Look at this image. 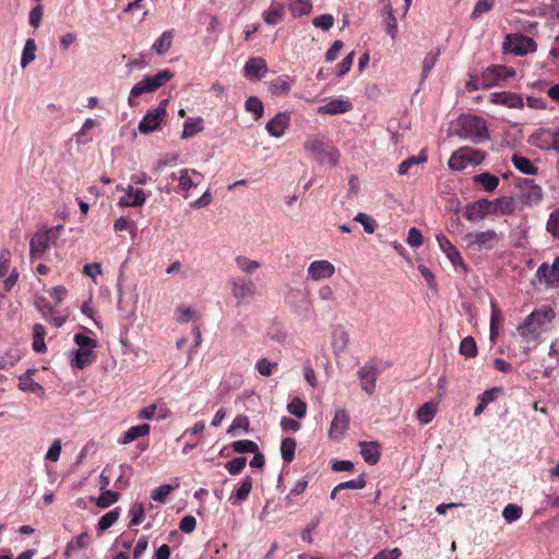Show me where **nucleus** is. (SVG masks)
<instances>
[{"mask_svg":"<svg viewBox=\"0 0 559 559\" xmlns=\"http://www.w3.org/2000/svg\"><path fill=\"white\" fill-rule=\"evenodd\" d=\"M45 335H46L45 328L41 324L36 323L33 326V344H32V347L36 353H44L46 350Z\"/></svg>","mask_w":559,"mask_h":559,"instance_id":"nucleus-40","label":"nucleus"},{"mask_svg":"<svg viewBox=\"0 0 559 559\" xmlns=\"http://www.w3.org/2000/svg\"><path fill=\"white\" fill-rule=\"evenodd\" d=\"M522 508L514 503L507 504L502 511V515L508 523L518 521L522 516Z\"/></svg>","mask_w":559,"mask_h":559,"instance_id":"nucleus-51","label":"nucleus"},{"mask_svg":"<svg viewBox=\"0 0 559 559\" xmlns=\"http://www.w3.org/2000/svg\"><path fill=\"white\" fill-rule=\"evenodd\" d=\"M464 239L468 248H473L478 251L491 250L499 242V236L492 229L486 231L468 233L465 235Z\"/></svg>","mask_w":559,"mask_h":559,"instance_id":"nucleus-12","label":"nucleus"},{"mask_svg":"<svg viewBox=\"0 0 559 559\" xmlns=\"http://www.w3.org/2000/svg\"><path fill=\"white\" fill-rule=\"evenodd\" d=\"M499 392H500L499 388H492V389L486 390L484 393H481L477 397L478 404L474 411V416H479L485 411L487 405L497 399V395Z\"/></svg>","mask_w":559,"mask_h":559,"instance_id":"nucleus-34","label":"nucleus"},{"mask_svg":"<svg viewBox=\"0 0 559 559\" xmlns=\"http://www.w3.org/2000/svg\"><path fill=\"white\" fill-rule=\"evenodd\" d=\"M379 368L373 362H366L358 370V379L360 380V385L362 391H365L368 395H372L376 391V383L379 377Z\"/></svg>","mask_w":559,"mask_h":559,"instance_id":"nucleus-14","label":"nucleus"},{"mask_svg":"<svg viewBox=\"0 0 559 559\" xmlns=\"http://www.w3.org/2000/svg\"><path fill=\"white\" fill-rule=\"evenodd\" d=\"M171 177L174 180L177 179L179 181V189L181 191H188L195 185L192 178L189 176V171L187 169H181L178 177L175 174H173Z\"/></svg>","mask_w":559,"mask_h":559,"instance_id":"nucleus-60","label":"nucleus"},{"mask_svg":"<svg viewBox=\"0 0 559 559\" xmlns=\"http://www.w3.org/2000/svg\"><path fill=\"white\" fill-rule=\"evenodd\" d=\"M74 342L79 348L75 352L73 365L78 369H84L96 359L94 348L97 346V341L87 335L78 333L74 335Z\"/></svg>","mask_w":559,"mask_h":559,"instance_id":"nucleus-7","label":"nucleus"},{"mask_svg":"<svg viewBox=\"0 0 559 559\" xmlns=\"http://www.w3.org/2000/svg\"><path fill=\"white\" fill-rule=\"evenodd\" d=\"M251 489H252V479L250 477H246L245 479H242L239 487L236 489V491L234 493L235 503H240V502L245 501L248 498Z\"/></svg>","mask_w":559,"mask_h":559,"instance_id":"nucleus-46","label":"nucleus"},{"mask_svg":"<svg viewBox=\"0 0 559 559\" xmlns=\"http://www.w3.org/2000/svg\"><path fill=\"white\" fill-rule=\"evenodd\" d=\"M438 404L436 402L429 401L424 403L417 411L416 417L420 424L427 425L431 423L437 415Z\"/></svg>","mask_w":559,"mask_h":559,"instance_id":"nucleus-31","label":"nucleus"},{"mask_svg":"<svg viewBox=\"0 0 559 559\" xmlns=\"http://www.w3.org/2000/svg\"><path fill=\"white\" fill-rule=\"evenodd\" d=\"M119 497L120 495L117 491L103 490V492L97 499V506L103 509L108 508L115 502H117Z\"/></svg>","mask_w":559,"mask_h":559,"instance_id":"nucleus-52","label":"nucleus"},{"mask_svg":"<svg viewBox=\"0 0 559 559\" xmlns=\"http://www.w3.org/2000/svg\"><path fill=\"white\" fill-rule=\"evenodd\" d=\"M457 134L475 144L483 143L490 138L486 120L481 117L462 115L457 120Z\"/></svg>","mask_w":559,"mask_h":559,"instance_id":"nucleus-3","label":"nucleus"},{"mask_svg":"<svg viewBox=\"0 0 559 559\" xmlns=\"http://www.w3.org/2000/svg\"><path fill=\"white\" fill-rule=\"evenodd\" d=\"M247 464V459L243 456L235 457L226 463V468L231 475L240 473Z\"/></svg>","mask_w":559,"mask_h":559,"instance_id":"nucleus-63","label":"nucleus"},{"mask_svg":"<svg viewBox=\"0 0 559 559\" xmlns=\"http://www.w3.org/2000/svg\"><path fill=\"white\" fill-rule=\"evenodd\" d=\"M157 409H158V414H157L158 419H164L167 417L168 409L166 407H164V406L158 407L157 404H151L140 411L138 418L152 420L155 418V414H156Z\"/></svg>","mask_w":559,"mask_h":559,"instance_id":"nucleus-38","label":"nucleus"},{"mask_svg":"<svg viewBox=\"0 0 559 559\" xmlns=\"http://www.w3.org/2000/svg\"><path fill=\"white\" fill-rule=\"evenodd\" d=\"M150 430H151V427L147 424L133 426L124 432L122 439L120 440V443H122V444L131 443L132 441L139 439L140 437L147 436L150 433Z\"/></svg>","mask_w":559,"mask_h":559,"instance_id":"nucleus-33","label":"nucleus"},{"mask_svg":"<svg viewBox=\"0 0 559 559\" xmlns=\"http://www.w3.org/2000/svg\"><path fill=\"white\" fill-rule=\"evenodd\" d=\"M270 91L273 94H287L290 91V85L286 79L278 76L271 82Z\"/></svg>","mask_w":559,"mask_h":559,"instance_id":"nucleus-59","label":"nucleus"},{"mask_svg":"<svg viewBox=\"0 0 559 559\" xmlns=\"http://www.w3.org/2000/svg\"><path fill=\"white\" fill-rule=\"evenodd\" d=\"M146 201V194L142 189H134L129 186L126 194L120 199V206H141Z\"/></svg>","mask_w":559,"mask_h":559,"instance_id":"nucleus-26","label":"nucleus"},{"mask_svg":"<svg viewBox=\"0 0 559 559\" xmlns=\"http://www.w3.org/2000/svg\"><path fill=\"white\" fill-rule=\"evenodd\" d=\"M487 215H492L491 201L487 199H479L466 206L464 216L469 222H477L485 218Z\"/></svg>","mask_w":559,"mask_h":559,"instance_id":"nucleus-18","label":"nucleus"},{"mask_svg":"<svg viewBox=\"0 0 559 559\" xmlns=\"http://www.w3.org/2000/svg\"><path fill=\"white\" fill-rule=\"evenodd\" d=\"M231 285V294L234 298L237 300V305H248L250 304L257 293L255 284L245 277H235L230 281Z\"/></svg>","mask_w":559,"mask_h":559,"instance_id":"nucleus-11","label":"nucleus"},{"mask_svg":"<svg viewBox=\"0 0 559 559\" xmlns=\"http://www.w3.org/2000/svg\"><path fill=\"white\" fill-rule=\"evenodd\" d=\"M503 320L502 313L498 308L497 304L491 301V313H490V340L496 342L499 334V325Z\"/></svg>","mask_w":559,"mask_h":559,"instance_id":"nucleus-37","label":"nucleus"},{"mask_svg":"<svg viewBox=\"0 0 559 559\" xmlns=\"http://www.w3.org/2000/svg\"><path fill=\"white\" fill-rule=\"evenodd\" d=\"M427 160V155L424 152H420L418 156H412L405 160H403L399 165V175H406L413 166H417L419 164H424Z\"/></svg>","mask_w":559,"mask_h":559,"instance_id":"nucleus-43","label":"nucleus"},{"mask_svg":"<svg viewBox=\"0 0 559 559\" xmlns=\"http://www.w3.org/2000/svg\"><path fill=\"white\" fill-rule=\"evenodd\" d=\"M34 370H28L26 373L20 376L17 388L27 393H38L44 392V388L36 381L32 379V374Z\"/></svg>","mask_w":559,"mask_h":559,"instance_id":"nucleus-32","label":"nucleus"},{"mask_svg":"<svg viewBox=\"0 0 559 559\" xmlns=\"http://www.w3.org/2000/svg\"><path fill=\"white\" fill-rule=\"evenodd\" d=\"M237 266L247 274L254 273L258 269L261 267V263L255 260H250L247 257L238 255L236 258Z\"/></svg>","mask_w":559,"mask_h":559,"instance_id":"nucleus-47","label":"nucleus"},{"mask_svg":"<svg viewBox=\"0 0 559 559\" xmlns=\"http://www.w3.org/2000/svg\"><path fill=\"white\" fill-rule=\"evenodd\" d=\"M245 108L248 112H251L253 115L255 121L262 118L264 112L263 103L255 96H250L246 100Z\"/></svg>","mask_w":559,"mask_h":559,"instance_id":"nucleus-42","label":"nucleus"},{"mask_svg":"<svg viewBox=\"0 0 559 559\" xmlns=\"http://www.w3.org/2000/svg\"><path fill=\"white\" fill-rule=\"evenodd\" d=\"M174 38V31L164 32L153 44L154 51L162 56L165 55L171 47Z\"/></svg>","mask_w":559,"mask_h":559,"instance_id":"nucleus-36","label":"nucleus"},{"mask_svg":"<svg viewBox=\"0 0 559 559\" xmlns=\"http://www.w3.org/2000/svg\"><path fill=\"white\" fill-rule=\"evenodd\" d=\"M174 490V487L171 485H162L151 492V498L154 501L158 502H165L167 496Z\"/></svg>","mask_w":559,"mask_h":559,"instance_id":"nucleus-62","label":"nucleus"},{"mask_svg":"<svg viewBox=\"0 0 559 559\" xmlns=\"http://www.w3.org/2000/svg\"><path fill=\"white\" fill-rule=\"evenodd\" d=\"M366 486V479L364 475L358 476L355 479H350L347 481L340 483L335 486V490L343 489H362Z\"/></svg>","mask_w":559,"mask_h":559,"instance_id":"nucleus-58","label":"nucleus"},{"mask_svg":"<svg viewBox=\"0 0 559 559\" xmlns=\"http://www.w3.org/2000/svg\"><path fill=\"white\" fill-rule=\"evenodd\" d=\"M473 182L480 186L486 192H493L498 188L500 179L496 175L485 171L475 175L473 177Z\"/></svg>","mask_w":559,"mask_h":559,"instance_id":"nucleus-29","label":"nucleus"},{"mask_svg":"<svg viewBox=\"0 0 559 559\" xmlns=\"http://www.w3.org/2000/svg\"><path fill=\"white\" fill-rule=\"evenodd\" d=\"M284 4L273 1L270 8L263 12V20L269 25H276L284 19Z\"/></svg>","mask_w":559,"mask_h":559,"instance_id":"nucleus-30","label":"nucleus"},{"mask_svg":"<svg viewBox=\"0 0 559 559\" xmlns=\"http://www.w3.org/2000/svg\"><path fill=\"white\" fill-rule=\"evenodd\" d=\"M492 215H510L515 211V203L511 197H500L491 201Z\"/></svg>","mask_w":559,"mask_h":559,"instance_id":"nucleus-28","label":"nucleus"},{"mask_svg":"<svg viewBox=\"0 0 559 559\" xmlns=\"http://www.w3.org/2000/svg\"><path fill=\"white\" fill-rule=\"evenodd\" d=\"M119 514V509L117 508L103 515L98 521V530L106 531L111 527L117 522Z\"/></svg>","mask_w":559,"mask_h":559,"instance_id":"nucleus-54","label":"nucleus"},{"mask_svg":"<svg viewBox=\"0 0 559 559\" xmlns=\"http://www.w3.org/2000/svg\"><path fill=\"white\" fill-rule=\"evenodd\" d=\"M354 221L360 223L364 226L365 231L368 234H373L378 226L377 222L365 213H358L354 217Z\"/></svg>","mask_w":559,"mask_h":559,"instance_id":"nucleus-56","label":"nucleus"},{"mask_svg":"<svg viewBox=\"0 0 559 559\" xmlns=\"http://www.w3.org/2000/svg\"><path fill=\"white\" fill-rule=\"evenodd\" d=\"M97 126V120L88 118L83 123L82 128L75 133L76 143L79 145L86 144L90 140L85 139L87 132Z\"/></svg>","mask_w":559,"mask_h":559,"instance_id":"nucleus-50","label":"nucleus"},{"mask_svg":"<svg viewBox=\"0 0 559 559\" xmlns=\"http://www.w3.org/2000/svg\"><path fill=\"white\" fill-rule=\"evenodd\" d=\"M11 266V252L3 249L0 252V298H3L5 293L16 285L19 281V271L16 267L10 270Z\"/></svg>","mask_w":559,"mask_h":559,"instance_id":"nucleus-8","label":"nucleus"},{"mask_svg":"<svg viewBox=\"0 0 559 559\" xmlns=\"http://www.w3.org/2000/svg\"><path fill=\"white\" fill-rule=\"evenodd\" d=\"M490 102L495 105H501L508 108H523V97L513 92H496L490 94Z\"/></svg>","mask_w":559,"mask_h":559,"instance_id":"nucleus-21","label":"nucleus"},{"mask_svg":"<svg viewBox=\"0 0 559 559\" xmlns=\"http://www.w3.org/2000/svg\"><path fill=\"white\" fill-rule=\"evenodd\" d=\"M530 143L544 151L559 152V128H539L531 136Z\"/></svg>","mask_w":559,"mask_h":559,"instance_id":"nucleus-9","label":"nucleus"},{"mask_svg":"<svg viewBox=\"0 0 559 559\" xmlns=\"http://www.w3.org/2000/svg\"><path fill=\"white\" fill-rule=\"evenodd\" d=\"M61 226L44 227L38 229L29 241V257L32 261L40 260L59 237Z\"/></svg>","mask_w":559,"mask_h":559,"instance_id":"nucleus-5","label":"nucleus"},{"mask_svg":"<svg viewBox=\"0 0 559 559\" xmlns=\"http://www.w3.org/2000/svg\"><path fill=\"white\" fill-rule=\"evenodd\" d=\"M555 311L549 306L535 309L527 316L522 324L518 326L520 336L525 342H534L539 338L548 324L555 319Z\"/></svg>","mask_w":559,"mask_h":559,"instance_id":"nucleus-1","label":"nucleus"},{"mask_svg":"<svg viewBox=\"0 0 559 559\" xmlns=\"http://www.w3.org/2000/svg\"><path fill=\"white\" fill-rule=\"evenodd\" d=\"M287 7L294 16L307 15L312 10V4L309 0H288Z\"/></svg>","mask_w":559,"mask_h":559,"instance_id":"nucleus-39","label":"nucleus"},{"mask_svg":"<svg viewBox=\"0 0 559 559\" xmlns=\"http://www.w3.org/2000/svg\"><path fill=\"white\" fill-rule=\"evenodd\" d=\"M335 273V266L328 260H316L307 269L309 280L318 282L331 278Z\"/></svg>","mask_w":559,"mask_h":559,"instance_id":"nucleus-16","label":"nucleus"},{"mask_svg":"<svg viewBox=\"0 0 559 559\" xmlns=\"http://www.w3.org/2000/svg\"><path fill=\"white\" fill-rule=\"evenodd\" d=\"M512 164L519 171L525 175H535L538 171L537 167L533 165L530 158L519 154L512 156Z\"/></svg>","mask_w":559,"mask_h":559,"instance_id":"nucleus-35","label":"nucleus"},{"mask_svg":"<svg viewBox=\"0 0 559 559\" xmlns=\"http://www.w3.org/2000/svg\"><path fill=\"white\" fill-rule=\"evenodd\" d=\"M439 56H440L439 50L430 51L426 55V57L423 61V73H421L423 79H426L429 75L430 71L436 66V62H437Z\"/></svg>","mask_w":559,"mask_h":559,"instance_id":"nucleus-55","label":"nucleus"},{"mask_svg":"<svg viewBox=\"0 0 559 559\" xmlns=\"http://www.w3.org/2000/svg\"><path fill=\"white\" fill-rule=\"evenodd\" d=\"M486 153L473 147L463 146L454 151L449 158L448 165L453 170H463L468 166H476L483 163Z\"/></svg>","mask_w":559,"mask_h":559,"instance_id":"nucleus-6","label":"nucleus"},{"mask_svg":"<svg viewBox=\"0 0 559 559\" xmlns=\"http://www.w3.org/2000/svg\"><path fill=\"white\" fill-rule=\"evenodd\" d=\"M36 44L34 39H27L23 49L21 66L25 68L35 60Z\"/></svg>","mask_w":559,"mask_h":559,"instance_id":"nucleus-49","label":"nucleus"},{"mask_svg":"<svg viewBox=\"0 0 559 559\" xmlns=\"http://www.w3.org/2000/svg\"><path fill=\"white\" fill-rule=\"evenodd\" d=\"M296 440L287 437L282 440L281 443V455L285 463H290L295 459Z\"/></svg>","mask_w":559,"mask_h":559,"instance_id":"nucleus-41","label":"nucleus"},{"mask_svg":"<svg viewBox=\"0 0 559 559\" xmlns=\"http://www.w3.org/2000/svg\"><path fill=\"white\" fill-rule=\"evenodd\" d=\"M287 411L289 414L296 416L297 418H304L307 413V403L300 397L295 396L287 404Z\"/></svg>","mask_w":559,"mask_h":559,"instance_id":"nucleus-44","label":"nucleus"},{"mask_svg":"<svg viewBox=\"0 0 559 559\" xmlns=\"http://www.w3.org/2000/svg\"><path fill=\"white\" fill-rule=\"evenodd\" d=\"M20 360L16 350H9L0 357V369H10Z\"/></svg>","mask_w":559,"mask_h":559,"instance_id":"nucleus-61","label":"nucleus"},{"mask_svg":"<svg viewBox=\"0 0 559 559\" xmlns=\"http://www.w3.org/2000/svg\"><path fill=\"white\" fill-rule=\"evenodd\" d=\"M233 449L237 453H253L258 451V444L250 440H238L233 443Z\"/></svg>","mask_w":559,"mask_h":559,"instance_id":"nucleus-57","label":"nucleus"},{"mask_svg":"<svg viewBox=\"0 0 559 559\" xmlns=\"http://www.w3.org/2000/svg\"><path fill=\"white\" fill-rule=\"evenodd\" d=\"M349 428V415L345 409H337L331 421L329 437L331 440L340 441Z\"/></svg>","mask_w":559,"mask_h":559,"instance_id":"nucleus-17","label":"nucleus"},{"mask_svg":"<svg viewBox=\"0 0 559 559\" xmlns=\"http://www.w3.org/2000/svg\"><path fill=\"white\" fill-rule=\"evenodd\" d=\"M353 104L344 99H331L323 106L318 108L319 114L337 115L352 110Z\"/></svg>","mask_w":559,"mask_h":559,"instance_id":"nucleus-27","label":"nucleus"},{"mask_svg":"<svg viewBox=\"0 0 559 559\" xmlns=\"http://www.w3.org/2000/svg\"><path fill=\"white\" fill-rule=\"evenodd\" d=\"M436 238L440 249L444 252L451 263L455 267L461 266L464 271H466V265L464 264L463 258L456 247L452 245V242L443 234L437 235Z\"/></svg>","mask_w":559,"mask_h":559,"instance_id":"nucleus-20","label":"nucleus"},{"mask_svg":"<svg viewBox=\"0 0 559 559\" xmlns=\"http://www.w3.org/2000/svg\"><path fill=\"white\" fill-rule=\"evenodd\" d=\"M174 78V73L169 69L158 71L155 75H146L140 82H138L130 92L128 103L131 107H135L138 103L135 97L144 93H153L160 86L165 85L168 81Z\"/></svg>","mask_w":559,"mask_h":559,"instance_id":"nucleus-4","label":"nucleus"},{"mask_svg":"<svg viewBox=\"0 0 559 559\" xmlns=\"http://www.w3.org/2000/svg\"><path fill=\"white\" fill-rule=\"evenodd\" d=\"M360 454L366 463L376 465L381 456V444L378 441H360Z\"/></svg>","mask_w":559,"mask_h":559,"instance_id":"nucleus-23","label":"nucleus"},{"mask_svg":"<svg viewBox=\"0 0 559 559\" xmlns=\"http://www.w3.org/2000/svg\"><path fill=\"white\" fill-rule=\"evenodd\" d=\"M546 229L554 237L559 238V209L550 214L547 221Z\"/></svg>","mask_w":559,"mask_h":559,"instance_id":"nucleus-64","label":"nucleus"},{"mask_svg":"<svg viewBox=\"0 0 559 559\" xmlns=\"http://www.w3.org/2000/svg\"><path fill=\"white\" fill-rule=\"evenodd\" d=\"M539 282H544L546 286H556L559 284V257L554 261L552 265L543 263L536 271Z\"/></svg>","mask_w":559,"mask_h":559,"instance_id":"nucleus-22","label":"nucleus"},{"mask_svg":"<svg viewBox=\"0 0 559 559\" xmlns=\"http://www.w3.org/2000/svg\"><path fill=\"white\" fill-rule=\"evenodd\" d=\"M460 353L468 358H474L477 355V345L472 336H466L462 340Z\"/></svg>","mask_w":559,"mask_h":559,"instance_id":"nucleus-48","label":"nucleus"},{"mask_svg":"<svg viewBox=\"0 0 559 559\" xmlns=\"http://www.w3.org/2000/svg\"><path fill=\"white\" fill-rule=\"evenodd\" d=\"M304 148L319 164L335 166L338 162L337 148L331 142L325 141L323 136L309 135L304 143Z\"/></svg>","mask_w":559,"mask_h":559,"instance_id":"nucleus-2","label":"nucleus"},{"mask_svg":"<svg viewBox=\"0 0 559 559\" xmlns=\"http://www.w3.org/2000/svg\"><path fill=\"white\" fill-rule=\"evenodd\" d=\"M514 75L515 71L513 68L502 64L489 66L488 68L484 69L480 72V78L483 80V90L496 86L500 82L507 81L508 79L513 78Z\"/></svg>","mask_w":559,"mask_h":559,"instance_id":"nucleus-10","label":"nucleus"},{"mask_svg":"<svg viewBox=\"0 0 559 559\" xmlns=\"http://www.w3.org/2000/svg\"><path fill=\"white\" fill-rule=\"evenodd\" d=\"M504 48L516 56H524L536 50V43L533 38L522 34L508 35Z\"/></svg>","mask_w":559,"mask_h":559,"instance_id":"nucleus-13","label":"nucleus"},{"mask_svg":"<svg viewBox=\"0 0 559 559\" xmlns=\"http://www.w3.org/2000/svg\"><path fill=\"white\" fill-rule=\"evenodd\" d=\"M520 199L525 205H536L543 200V189L531 179H523L519 185Z\"/></svg>","mask_w":559,"mask_h":559,"instance_id":"nucleus-15","label":"nucleus"},{"mask_svg":"<svg viewBox=\"0 0 559 559\" xmlns=\"http://www.w3.org/2000/svg\"><path fill=\"white\" fill-rule=\"evenodd\" d=\"M164 116L158 114L155 110H148L146 115L140 121L138 129L142 134H148L156 131L162 121L164 120Z\"/></svg>","mask_w":559,"mask_h":559,"instance_id":"nucleus-25","label":"nucleus"},{"mask_svg":"<svg viewBox=\"0 0 559 559\" xmlns=\"http://www.w3.org/2000/svg\"><path fill=\"white\" fill-rule=\"evenodd\" d=\"M267 71V66L262 58H251L246 62L245 75L251 81H259Z\"/></svg>","mask_w":559,"mask_h":559,"instance_id":"nucleus-24","label":"nucleus"},{"mask_svg":"<svg viewBox=\"0 0 559 559\" xmlns=\"http://www.w3.org/2000/svg\"><path fill=\"white\" fill-rule=\"evenodd\" d=\"M290 124V115L287 111L277 112L265 126L271 136L281 138Z\"/></svg>","mask_w":559,"mask_h":559,"instance_id":"nucleus-19","label":"nucleus"},{"mask_svg":"<svg viewBox=\"0 0 559 559\" xmlns=\"http://www.w3.org/2000/svg\"><path fill=\"white\" fill-rule=\"evenodd\" d=\"M349 337L343 329H336L332 337V346L335 352H344L348 344Z\"/></svg>","mask_w":559,"mask_h":559,"instance_id":"nucleus-45","label":"nucleus"},{"mask_svg":"<svg viewBox=\"0 0 559 559\" xmlns=\"http://www.w3.org/2000/svg\"><path fill=\"white\" fill-rule=\"evenodd\" d=\"M495 5V0H478L471 14V19L477 20L483 14L489 12Z\"/></svg>","mask_w":559,"mask_h":559,"instance_id":"nucleus-53","label":"nucleus"}]
</instances>
